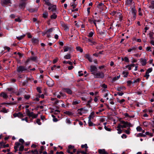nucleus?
I'll return each instance as SVG.
<instances>
[{
	"mask_svg": "<svg viewBox=\"0 0 154 154\" xmlns=\"http://www.w3.org/2000/svg\"><path fill=\"white\" fill-rule=\"evenodd\" d=\"M121 123L122 124H123V125H119L117 127V128H126L127 127H132V126L130 123H129L127 122H125L122 121L121 122Z\"/></svg>",
	"mask_w": 154,
	"mask_h": 154,
	"instance_id": "obj_1",
	"label": "nucleus"
},
{
	"mask_svg": "<svg viewBox=\"0 0 154 154\" xmlns=\"http://www.w3.org/2000/svg\"><path fill=\"white\" fill-rule=\"evenodd\" d=\"M94 76V77L96 78H101L104 77V73L102 72H99L97 73H92Z\"/></svg>",
	"mask_w": 154,
	"mask_h": 154,
	"instance_id": "obj_2",
	"label": "nucleus"
},
{
	"mask_svg": "<svg viewBox=\"0 0 154 154\" xmlns=\"http://www.w3.org/2000/svg\"><path fill=\"white\" fill-rule=\"evenodd\" d=\"M26 114L29 117H32V118H36L38 116V115L35 114H34L33 112H30L29 109H26Z\"/></svg>",
	"mask_w": 154,
	"mask_h": 154,
	"instance_id": "obj_3",
	"label": "nucleus"
},
{
	"mask_svg": "<svg viewBox=\"0 0 154 154\" xmlns=\"http://www.w3.org/2000/svg\"><path fill=\"white\" fill-rule=\"evenodd\" d=\"M27 70V69L25 66H19L17 68V71L18 72H22L23 71H26Z\"/></svg>",
	"mask_w": 154,
	"mask_h": 154,
	"instance_id": "obj_4",
	"label": "nucleus"
},
{
	"mask_svg": "<svg viewBox=\"0 0 154 154\" xmlns=\"http://www.w3.org/2000/svg\"><path fill=\"white\" fill-rule=\"evenodd\" d=\"M51 11L53 12L56 11V5H51L50 7L48 8V9L49 10H51Z\"/></svg>",
	"mask_w": 154,
	"mask_h": 154,
	"instance_id": "obj_5",
	"label": "nucleus"
},
{
	"mask_svg": "<svg viewBox=\"0 0 154 154\" xmlns=\"http://www.w3.org/2000/svg\"><path fill=\"white\" fill-rule=\"evenodd\" d=\"M0 97H2L4 99H7L8 97V96L7 94L5 92H2L0 93Z\"/></svg>",
	"mask_w": 154,
	"mask_h": 154,
	"instance_id": "obj_6",
	"label": "nucleus"
},
{
	"mask_svg": "<svg viewBox=\"0 0 154 154\" xmlns=\"http://www.w3.org/2000/svg\"><path fill=\"white\" fill-rule=\"evenodd\" d=\"M46 83L47 85L49 87H52L54 84V82L51 79L48 80Z\"/></svg>",
	"mask_w": 154,
	"mask_h": 154,
	"instance_id": "obj_7",
	"label": "nucleus"
},
{
	"mask_svg": "<svg viewBox=\"0 0 154 154\" xmlns=\"http://www.w3.org/2000/svg\"><path fill=\"white\" fill-rule=\"evenodd\" d=\"M14 117H23V114L20 112H19L18 113H15L13 115Z\"/></svg>",
	"mask_w": 154,
	"mask_h": 154,
	"instance_id": "obj_8",
	"label": "nucleus"
},
{
	"mask_svg": "<svg viewBox=\"0 0 154 154\" xmlns=\"http://www.w3.org/2000/svg\"><path fill=\"white\" fill-rule=\"evenodd\" d=\"M21 2L19 5V7L21 9H23L25 7L26 3L24 2V1Z\"/></svg>",
	"mask_w": 154,
	"mask_h": 154,
	"instance_id": "obj_9",
	"label": "nucleus"
},
{
	"mask_svg": "<svg viewBox=\"0 0 154 154\" xmlns=\"http://www.w3.org/2000/svg\"><path fill=\"white\" fill-rule=\"evenodd\" d=\"M64 52H66L68 51H71L72 50V48L71 47H69L68 46H64Z\"/></svg>",
	"mask_w": 154,
	"mask_h": 154,
	"instance_id": "obj_10",
	"label": "nucleus"
},
{
	"mask_svg": "<svg viewBox=\"0 0 154 154\" xmlns=\"http://www.w3.org/2000/svg\"><path fill=\"white\" fill-rule=\"evenodd\" d=\"M90 68L91 71L92 73H94V71H97V68L94 66H90Z\"/></svg>",
	"mask_w": 154,
	"mask_h": 154,
	"instance_id": "obj_11",
	"label": "nucleus"
},
{
	"mask_svg": "<svg viewBox=\"0 0 154 154\" xmlns=\"http://www.w3.org/2000/svg\"><path fill=\"white\" fill-rule=\"evenodd\" d=\"M64 91L67 93L68 94H72V91L69 88H65L63 89Z\"/></svg>",
	"mask_w": 154,
	"mask_h": 154,
	"instance_id": "obj_12",
	"label": "nucleus"
},
{
	"mask_svg": "<svg viewBox=\"0 0 154 154\" xmlns=\"http://www.w3.org/2000/svg\"><path fill=\"white\" fill-rule=\"evenodd\" d=\"M140 61L142 66H145L146 64V61L145 59L141 58L140 59Z\"/></svg>",
	"mask_w": 154,
	"mask_h": 154,
	"instance_id": "obj_13",
	"label": "nucleus"
},
{
	"mask_svg": "<svg viewBox=\"0 0 154 154\" xmlns=\"http://www.w3.org/2000/svg\"><path fill=\"white\" fill-rule=\"evenodd\" d=\"M61 25L63 27L64 30H66L69 29V27L64 23H61Z\"/></svg>",
	"mask_w": 154,
	"mask_h": 154,
	"instance_id": "obj_14",
	"label": "nucleus"
},
{
	"mask_svg": "<svg viewBox=\"0 0 154 154\" xmlns=\"http://www.w3.org/2000/svg\"><path fill=\"white\" fill-rule=\"evenodd\" d=\"M85 57L90 62H92V60L91 58L90 57L89 54H86L85 55Z\"/></svg>",
	"mask_w": 154,
	"mask_h": 154,
	"instance_id": "obj_15",
	"label": "nucleus"
},
{
	"mask_svg": "<svg viewBox=\"0 0 154 154\" xmlns=\"http://www.w3.org/2000/svg\"><path fill=\"white\" fill-rule=\"evenodd\" d=\"M99 153L101 154H108V153L106 152L104 149H99L98 151Z\"/></svg>",
	"mask_w": 154,
	"mask_h": 154,
	"instance_id": "obj_16",
	"label": "nucleus"
},
{
	"mask_svg": "<svg viewBox=\"0 0 154 154\" xmlns=\"http://www.w3.org/2000/svg\"><path fill=\"white\" fill-rule=\"evenodd\" d=\"M2 4L3 5H4L8 4L10 2V0H4L2 1Z\"/></svg>",
	"mask_w": 154,
	"mask_h": 154,
	"instance_id": "obj_17",
	"label": "nucleus"
},
{
	"mask_svg": "<svg viewBox=\"0 0 154 154\" xmlns=\"http://www.w3.org/2000/svg\"><path fill=\"white\" fill-rule=\"evenodd\" d=\"M32 41L33 43L37 44L38 42V39L33 38L32 39Z\"/></svg>",
	"mask_w": 154,
	"mask_h": 154,
	"instance_id": "obj_18",
	"label": "nucleus"
},
{
	"mask_svg": "<svg viewBox=\"0 0 154 154\" xmlns=\"http://www.w3.org/2000/svg\"><path fill=\"white\" fill-rule=\"evenodd\" d=\"M64 58L66 59H69L71 58V57L70 54H68L64 56Z\"/></svg>",
	"mask_w": 154,
	"mask_h": 154,
	"instance_id": "obj_19",
	"label": "nucleus"
},
{
	"mask_svg": "<svg viewBox=\"0 0 154 154\" xmlns=\"http://www.w3.org/2000/svg\"><path fill=\"white\" fill-rule=\"evenodd\" d=\"M137 49V48L133 47L128 49V52H131V51H135Z\"/></svg>",
	"mask_w": 154,
	"mask_h": 154,
	"instance_id": "obj_20",
	"label": "nucleus"
},
{
	"mask_svg": "<svg viewBox=\"0 0 154 154\" xmlns=\"http://www.w3.org/2000/svg\"><path fill=\"white\" fill-rule=\"evenodd\" d=\"M79 153H81L83 154H86V152L82 151H78L76 154H79ZM70 153V154H73V153L72 152H71Z\"/></svg>",
	"mask_w": 154,
	"mask_h": 154,
	"instance_id": "obj_21",
	"label": "nucleus"
},
{
	"mask_svg": "<svg viewBox=\"0 0 154 154\" xmlns=\"http://www.w3.org/2000/svg\"><path fill=\"white\" fill-rule=\"evenodd\" d=\"M16 146L14 147V148L15 149V152L17 151L16 149L17 148L19 147V146L20 145V143H16Z\"/></svg>",
	"mask_w": 154,
	"mask_h": 154,
	"instance_id": "obj_22",
	"label": "nucleus"
},
{
	"mask_svg": "<svg viewBox=\"0 0 154 154\" xmlns=\"http://www.w3.org/2000/svg\"><path fill=\"white\" fill-rule=\"evenodd\" d=\"M151 5L149 6V8H152V9L154 8V1H152L151 2Z\"/></svg>",
	"mask_w": 154,
	"mask_h": 154,
	"instance_id": "obj_23",
	"label": "nucleus"
},
{
	"mask_svg": "<svg viewBox=\"0 0 154 154\" xmlns=\"http://www.w3.org/2000/svg\"><path fill=\"white\" fill-rule=\"evenodd\" d=\"M57 17V15L55 13L53 14L51 16V19H55Z\"/></svg>",
	"mask_w": 154,
	"mask_h": 154,
	"instance_id": "obj_24",
	"label": "nucleus"
},
{
	"mask_svg": "<svg viewBox=\"0 0 154 154\" xmlns=\"http://www.w3.org/2000/svg\"><path fill=\"white\" fill-rule=\"evenodd\" d=\"M25 36V35L24 34L22 35H21L19 37H17V38L19 40H20L22 39Z\"/></svg>",
	"mask_w": 154,
	"mask_h": 154,
	"instance_id": "obj_25",
	"label": "nucleus"
},
{
	"mask_svg": "<svg viewBox=\"0 0 154 154\" xmlns=\"http://www.w3.org/2000/svg\"><path fill=\"white\" fill-rule=\"evenodd\" d=\"M2 111L3 112L7 113L9 112V110L8 109H6L5 108H3Z\"/></svg>",
	"mask_w": 154,
	"mask_h": 154,
	"instance_id": "obj_26",
	"label": "nucleus"
},
{
	"mask_svg": "<svg viewBox=\"0 0 154 154\" xmlns=\"http://www.w3.org/2000/svg\"><path fill=\"white\" fill-rule=\"evenodd\" d=\"M43 17H44L45 18H47L48 16V13L47 12L45 11L44 13L43 14Z\"/></svg>",
	"mask_w": 154,
	"mask_h": 154,
	"instance_id": "obj_27",
	"label": "nucleus"
},
{
	"mask_svg": "<svg viewBox=\"0 0 154 154\" xmlns=\"http://www.w3.org/2000/svg\"><path fill=\"white\" fill-rule=\"evenodd\" d=\"M44 1L45 2V4L48 5L50 6L52 5L51 3H50L49 0H44Z\"/></svg>",
	"mask_w": 154,
	"mask_h": 154,
	"instance_id": "obj_28",
	"label": "nucleus"
},
{
	"mask_svg": "<svg viewBox=\"0 0 154 154\" xmlns=\"http://www.w3.org/2000/svg\"><path fill=\"white\" fill-rule=\"evenodd\" d=\"M153 33L150 32L149 33V36L151 40H153L154 39V38L153 37Z\"/></svg>",
	"mask_w": 154,
	"mask_h": 154,
	"instance_id": "obj_29",
	"label": "nucleus"
},
{
	"mask_svg": "<svg viewBox=\"0 0 154 154\" xmlns=\"http://www.w3.org/2000/svg\"><path fill=\"white\" fill-rule=\"evenodd\" d=\"M122 73L124 75V77H126L128 76V72H127L124 71Z\"/></svg>",
	"mask_w": 154,
	"mask_h": 154,
	"instance_id": "obj_30",
	"label": "nucleus"
},
{
	"mask_svg": "<svg viewBox=\"0 0 154 154\" xmlns=\"http://www.w3.org/2000/svg\"><path fill=\"white\" fill-rule=\"evenodd\" d=\"M76 49L78 51H79L81 52H83L82 49L80 47H76Z\"/></svg>",
	"mask_w": 154,
	"mask_h": 154,
	"instance_id": "obj_31",
	"label": "nucleus"
},
{
	"mask_svg": "<svg viewBox=\"0 0 154 154\" xmlns=\"http://www.w3.org/2000/svg\"><path fill=\"white\" fill-rule=\"evenodd\" d=\"M37 10H38L37 8H36V9L31 8V9H30L29 10V11L30 12H34L35 11H37Z\"/></svg>",
	"mask_w": 154,
	"mask_h": 154,
	"instance_id": "obj_32",
	"label": "nucleus"
},
{
	"mask_svg": "<svg viewBox=\"0 0 154 154\" xmlns=\"http://www.w3.org/2000/svg\"><path fill=\"white\" fill-rule=\"evenodd\" d=\"M102 6L103 7H104L105 6L102 3H100L98 5L97 7L100 9H101V8L100 7V6Z\"/></svg>",
	"mask_w": 154,
	"mask_h": 154,
	"instance_id": "obj_33",
	"label": "nucleus"
},
{
	"mask_svg": "<svg viewBox=\"0 0 154 154\" xmlns=\"http://www.w3.org/2000/svg\"><path fill=\"white\" fill-rule=\"evenodd\" d=\"M15 21L16 22H20L21 21L22 19H21L20 17H19L15 19Z\"/></svg>",
	"mask_w": 154,
	"mask_h": 154,
	"instance_id": "obj_34",
	"label": "nucleus"
},
{
	"mask_svg": "<svg viewBox=\"0 0 154 154\" xmlns=\"http://www.w3.org/2000/svg\"><path fill=\"white\" fill-rule=\"evenodd\" d=\"M63 63H69L70 65H72V63L70 61H63Z\"/></svg>",
	"mask_w": 154,
	"mask_h": 154,
	"instance_id": "obj_35",
	"label": "nucleus"
},
{
	"mask_svg": "<svg viewBox=\"0 0 154 154\" xmlns=\"http://www.w3.org/2000/svg\"><path fill=\"white\" fill-rule=\"evenodd\" d=\"M117 101L118 102H119L120 103H122L123 102L125 101V100L124 99H122L120 100H119V99L117 98Z\"/></svg>",
	"mask_w": 154,
	"mask_h": 154,
	"instance_id": "obj_36",
	"label": "nucleus"
},
{
	"mask_svg": "<svg viewBox=\"0 0 154 154\" xmlns=\"http://www.w3.org/2000/svg\"><path fill=\"white\" fill-rule=\"evenodd\" d=\"M88 124L90 126H92L93 125V123L91 122V119H89Z\"/></svg>",
	"mask_w": 154,
	"mask_h": 154,
	"instance_id": "obj_37",
	"label": "nucleus"
},
{
	"mask_svg": "<svg viewBox=\"0 0 154 154\" xmlns=\"http://www.w3.org/2000/svg\"><path fill=\"white\" fill-rule=\"evenodd\" d=\"M132 13H133L134 14V17L136 14V10L134 8H132Z\"/></svg>",
	"mask_w": 154,
	"mask_h": 154,
	"instance_id": "obj_38",
	"label": "nucleus"
},
{
	"mask_svg": "<svg viewBox=\"0 0 154 154\" xmlns=\"http://www.w3.org/2000/svg\"><path fill=\"white\" fill-rule=\"evenodd\" d=\"M80 102V101L79 100H78V101H74L73 102V104L74 105H76L78 104L79 102Z\"/></svg>",
	"mask_w": 154,
	"mask_h": 154,
	"instance_id": "obj_39",
	"label": "nucleus"
},
{
	"mask_svg": "<svg viewBox=\"0 0 154 154\" xmlns=\"http://www.w3.org/2000/svg\"><path fill=\"white\" fill-rule=\"evenodd\" d=\"M53 28H51L47 30V33L49 32H52L53 31Z\"/></svg>",
	"mask_w": 154,
	"mask_h": 154,
	"instance_id": "obj_40",
	"label": "nucleus"
},
{
	"mask_svg": "<svg viewBox=\"0 0 154 154\" xmlns=\"http://www.w3.org/2000/svg\"><path fill=\"white\" fill-rule=\"evenodd\" d=\"M81 147L82 148H85L86 149H87L88 147L87 146V144H85V145H83L81 146Z\"/></svg>",
	"mask_w": 154,
	"mask_h": 154,
	"instance_id": "obj_41",
	"label": "nucleus"
},
{
	"mask_svg": "<svg viewBox=\"0 0 154 154\" xmlns=\"http://www.w3.org/2000/svg\"><path fill=\"white\" fill-rule=\"evenodd\" d=\"M149 76V73L147 72H146L145 75L144 76L146 77V79H147Z\"/></svg>",
	"mask_w": 154,
	"mask_h": 154,
	"instance_id": "obj_42",
	"label": "nucleus"
},
{
	"mask_svg": "<svg viewBox=\"0 0 154 154\" xmlns=\"http://www.w3.org/2000/svg\"><path fill=\"white\" fill-rule=\"evenodd\" d=\"M137 130L138 131H140L142 130V128L140 126H138L137 128Z\"/></svg>",
	"mask_w": 154,
	"mask_h": 154,
	"instance_id": "obj_43",
	"label": "nucleus"
},
{
	"mask_svg": "<svg viewBox=\"0 0 154 154\" xmlns=\"http://www.w3.org/2000/svg\"><path fill=\"white\" fill-rule=\"evenodd\" d=\"M152 71V68H150L148 69L147 70L146 72H147L148 73H149L151 72Z\"/></svg>",
	"mask_w": 154,
	"mask_h": 154,
	"instance_id": "obj_44",
	"label": "nucleus"
},
{
	"mask_svg": "<svg viewBox=\"0 0 154 154\" xmlns=\"http://www.w3.org/2000/svg\"><path fill=\"white\" fill-rule=\"evenodd\" d=\"M24 149V146L23 145L21 146L20 148H19V151H22Z\"/></svg>",
	"mask_w": 154,
	"mask_h": 154,
	"instance_id": "obj_45",
	"label": "nucleus"
},
{
	"mask_svg": "<svg viewBox=\"0 0 154 154\" xmlns=\"http://www.w3.org/2000/svg\"><path fill=\"white\" fill-rule=\"evenodd\" d=\"M37 57H32L30 59L33 61H35L36 60Z\"/></svg>",
	"mask_w": 154,
	"mask_h": 154,
	"instance_id": "obj_46",
	"label": "nucleus"
},
{
	"mask_svg": "<svg viewBox=\"0 0 154 154\" xmlns=\"http://www.w3.org/2000/svg\"><path fill=\"white\" fill-rule=\"evenodd\" d=\"M94 114V112H91L90 115L89 116V119H91L92 116H93Z\"/></svg>",
	"mask_w": 154,
	"mask_h": 154,
	"instance_id": "obj_47",
	"label": "nucleus"
},
{
	"mask_svg": "<svg viewBox=\"0 0 154 154\" xmlns=\"http://www.w3.org/2000/svg\"><path fill=\"white\" fill-rule=\"evenodd\" d=\"M117 130L118 131V133L119 134H120L122 132V130L120 129V128H118V129H117Z\"/></svg>",
	"mask_w": 154,
	"mask_h": 154,
	"instance_id": "obj_48",
	"label": "nucleus"
},
{
	"mask_svg": "<svg viewBox=\"0 0 154 154\" xmlns=\"http://www.w3.org/2000/svg\"><path fill=\"white\" fill-rule=\"evenodd\" d=\"M88 41H89V42H91L93 45H95L96 43L95 42H93L92 40H91L90 39H88Z\"/></svg>",
	"mask_w": 154,
	"mask_h": 154,
	"instance_id": "obj_49",
	"label": "nucleus"
},
{
	"mask_svg": "<svg viewBox=\"0 0 154 154\" xmlns=\"http://www.w3.org/2000/svg\"><path fill=\"white\" fill-rule=\"evenodd\" d=\"M124 60L125 61L127 62H129V61L128 58L126 57H125L124 58Z\"/></svg>",
	"mask_w": 154,
	"mask_h": 154,
	"instance_id": "obj_50",
	"label": "nucleus"
},
{
	"mask_svg": "<svg viewBox=\"0 0 154 154\" xmlns=\"http://www.w3.org/2000/svg\"><path fill=\"white\" fill-rule=\"evenodd\" d=\"M40 119H37L36 120V123H38L39 125H40L41 124V123L40 122Z\"/></svg>",
	"mask_w": 154,
	"mask_h": 154,
	"instance_id": "obj_51",
	"label": "nucleus"
},
{
	"mask_svg": "<svg viewBox=\"0 0 154 154\" xmlns=\"http://www.w3.org/2000/svg\"><path fill=\"white\" fill-rule=\"evenodd\" d=\"M125 89V87H122L119 88H117V90L119 91H120L121 89Z\"/></svg>",
	"mask_w": 154,
	"mask_h": 154,
	"instance_id": "obj_52",
	"label": "nucleus"
},
{
	"mask_svg": "<svg viewBox=\"0 0 154 154\" xmlns=\"http://www.w3.org/2000/svg\"><path fill=\"white\" fill-rule=\"evenodd\" d=\"M137 136H140V137H145L146 136L145 134H143L142 133H140Z\"/></svg>",
	"mask_w": 154,
	"mask_h": 154,
	"instance_id": "obj_53",
	"label": "nucleus"
},
{
	"mask_svg": "<svg viewBox=\"0 0 154 154\" xmlns=\"http://www.w3.org/2000/svg\"><path fill=\"white\" fill-rule=\"evenodd\" d=\"M93 34L94 33L93 32H91L89 33V34L88 35V36L89 37H91L93 36Z\"/></svg>",
	"mask_w": 154,
	"mask_h": 154,
	"instance_id": "obj_54",
	"label": "nucleus"
},
{
	"mask_svg": "<svg viewBox=\"0 0 154 154\" xmlns=\"http://www.w3.org/2000/svg\"><path fill=\"white\" fill-rule=\"evenodd\" d=\"M92 99H91L90 100H89V101H88V103H87V106H89V107H90V105L89 104L90 103H91L92 101Z\"/></svg>",
	"mask_w": 154,
	"mask_h": 154,
	"instance_id": "obj_55",
	"label": "nucleus"
},
{
	"mask_svg": "<svg viewBox=\"0 0 154 154\" xmlns=\"http://www.w3.org/2000/svg\"><path fill=\"white\" fill-rule=\"evenodd\" d=\"M132 0H127V4H130L132 2Z\"/></svg>",
	"mask_w": 154,
	"mask_h": 154,
	"instance_id": "obj_56",
	"label": "nucleus"
},
{
	"mask_svg": "<svg viewBox=\"0 0 154 154\" xmlns=\"http://www.w3.org/2000/svg\"><path fill=\"white\" fill-rule=\"evenodd\" d=\"M101 86L105 88H107V85H106L105 84H102Z\"/></svg>",
	"mask_w": 154,
	"mask_h": 154,
	"instance_id": "obj_57",
	"label": "nucleus"
},
{
	"mask_svg": "<svg viewBox=\"0 0 154 154\" xmlns=\"http://www.w3.org/2000/svg\"><path fill=\"white\" fill-rule=\"evenodd\" d=\"M37 90L38 92L39 93H42L41 91V90L40 88L39 87H38L37 88Z\"/></svg>",
	"mask_w": 154,
	"mask_h": 154,
	"instance_id": "obj_58",
	"label": "nucleus"
},
{
	"mask_svg": "<svg viewBox=\"0 0 154 154\" xmlns=\"http://www.w3.org/2000/svg\"><path fill=\"white\" fill-rule=\"evenodd\" d=\"M64 113L68 115H71L72 114L71 112L69 111H66L64 112Z\"/></svg>",
	"mask_w": 154,
	"mask_h": 154,
	"instance_id": "obj_59",
	"label": "nucleus"
},
{
	"mask_svg": "<svg viewBox=\"0 0 154 154\" xmlns=\"http://www.w3.org/2000/svg\"><path fill=\"white\" fill-rule=\"evenodd\" d=\"M24 97L25 98L28 99L30 98V96L29 95H25Z\"/></svg>",
	"mask_w": 154,
	"mask_h": 154,
	"instance_id": "obj_60",
	"label": "nucleus"
},
{
	"mask_svg": "<svg viewBox=\"0 0 154 154\" xmlns=\"http://www.w3.org/2000/svg\"><path fill=\"white\" fill-rule=\"evenodd\" d=\"M58 60V58H56L55 59H54L53 61V63H56Z\"/></svg>",
	"mask_w": 154,
	"mask_h": 154,
	"instance_id": "obj_61",
	"label": "nucleus"
},
{
	"mask_svg": "<svg viewBox=\"0 0 154 154\" xmlns=\"http://www.w3.org/2000/svg\"><path fill=\"white\" fill-rule=\"evenodd\" d=\"M74 67L72 65L71 66H69L68 68L69 70H71Z\"/></svg>",
	"mask_w": 154,
	"mask_h": 154,
	"instance_id": "obj_62",
	"label": "nucleus"
},
{
	"mask_svg": "<svg viewBox=\"0 0 154 154\" xmlns=\"http://www.w3.org/2000/svg\"><path fill=\"white\" fill-rule=\"evenodd\" d=\"M104 128L106 130L108 131H111V129L110 128H107L106 126H105Z\"/></svg>",
	"mask_w": 154,
	"mask_h": 154,
	"instance_id": "obj_63",
	"label": "nucleus"
},
{
	"mask_svg": "<svg viewBox=\"0 0 154 154\" xmlns=\"http://www.w3.org/2000/svg\"><path fill=\"white\" fill-rule=\"evenodd\" d=\"M122 138H126L127 137V136H126V135L125 134H124L122 136Z\"/></svg>",
	"mask_w": 154,
	"mask_h": 154,
	"instance_id": "obj_64",
	"label": "nucleus"
}]
</instances>
